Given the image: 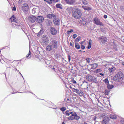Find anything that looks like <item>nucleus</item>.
<instances>
[{
    "label": "nucleus",
    "instance_id": "f257e3e1",
    "mask_svg": "<svg viewBox=\"0 0 124 124\" xmlns=\"http://www.w3.org/2000/svg\"><path fill=\"white\" fill-rule=\"evenodd\" d=\"M72 16L75 18L79 19L81 16V11L78 8H76L74 9L72 12Z\"/></svg>",
    "mask_w": 124,
    "mask_h": 124
},
{
    "label": "nucleus",
    "instance_id": "f03ea898",
    "mask_svg": "<svg viewBox=\"0 0 124 124\" xmlns=\"http://www.w3.org/2000/svg\"><path fill=\"white\" fill-rule=\"evenodd\" d=\"M124 77L122 73L121 72H118L113 78L114 81L119 82L123 80Z\"/></svg>",
    "mask_w": 124,
    "mask_h": 124
},
{
    "label": "nucleus",
    "instance_id": "7ed1b4c3",
    "mask_svg": "<svg viewBox=\"0 0 124 124\" xmlns=\"http://www.w3.org/2000/svg\"><path fill=\"white\" fill-rule=\"evenodd\" d=\"M80 118V117L78 116L76 113H75L71 116L68 117V119L70 120H73L74 119L78 120Z\"/></svg>",
    "mask_w": 124,
    "mask_h": 124
},
{
    "label": "nucleus",
    "instance_id": "20e7f679",
    "mask_svg": "<svg viewBox=\"0 0 124 124\" xmlns=\"http://www.w3.org/2000/svg\"><path fill=\"white\" fill-rule=\"evenodd\" d=\"M42 39L43 43L48 44L49 43V38L46 35L43 36Z\"/></svg>",
    "mask_w": 124,
    "mask_h": 124
},
{
    "label": "nucleus",
    "instance_id": "39448f33",
    "mask_svg": "<svg viewBox=\"0 0 124 124\" xmlns=\"http://www.w3.org/2000/svg\"><path fill=\"white\" fill-rule=\"evenodd\" d=\"M94 23L97 25L103 26L102 23L97 18H95L93 19Z\"/></svg>",
    "mask_w": 124,
    "mask_h": 124
},
{
    "label": "nucleus",
    "instance_id": "423d86ee",
    "mask_svg": "<svg viewBox=\"0 0 124 124\" xmlns=\"http://www.w3.org/2000/svg\"><path fill=\"white\" fill-rule=\"evenodd\" d=\"M44 20V18L43 16H39L36 18V22L38 23H41Z\"/></svg>",
    "mask_w": 124,
    "mask_h": 124
},
{
    "label": "nucleus",
    "instance_id": "0eeeda50",
    "mask_svg": "<svg viewBox=\"0 0 124 124\" xmlns=\"http://www.w3.org/2000/svg\"><path fill=\"white\" fill-rule=\"evenodd\" d=\"M53 22L54 24L56 25H59L60 24V20L58 18L56 17V16L55 18L53 19Z\"/></svg>",
    "mask_w": 124,
    "mask_h": 124
},
{
    "label": "nucleus",
    "instance_id": "6e6552de",
    "mask_svg": "<svg viewBox=\"0 0 124 124\" xmlns=\"http://www.w3.org/2000/svg\"><path fill=\"white\" fill-rule=\"evenodd\" d=\"M29 20L31 22L33 23L36 21V18L35 16H31L29 17Z\"/></svg>",
    "mask_w": 124,
    "mask_h": 124
},
{
    "label": "nucleus",
    "instance_id": "1a4fd4ad",
    "mask_svg": "<svg viewBox=\"0 0 124 124\" xmlns=\"http://www.w3.org/2000/svg\"><path fill=\"white\" fill-rule=\"evenodd\" d=\"M86 79L89 81L95 80V78L93 76L91 75H88L86 77Z\"/></svg>",
    "mask_w": 124,
    "mask_h": 124
},
{
    "label": "nucleus",
    "instance_id": "9d476101",
    "mask_svg": "<svg viewBox=\"0 0 124 124\" xmlns=\"http://www.w3.org/2000/svg\"><path fill=\"white\" fill-rule=\"evenodd\" d=\"M99 39L101 40L102 43H105L107 41V39L103 37H101L99 38Z\"/></svg>",
    "mask_w": 124,
    "mask_h": 124
},
{
    "label": "nucleus",
    "instance_id": "9b49d317",
    "mask_svg": "<svg viewBox=\"0 0 124 124\" xmlns=\"http://www.w3.org/2000/svg\"><path fill=\"white\" fill-rule=\"evenodd\" d=\"M50 31L51 33L53 35H55L57 33V32L56 30L53 27L51 28Z\"/></svg>",
    "mask_w": 124,
    "mask_h": 124
},
{
    "label": "nucleus",
    "instance_id": "f8f14e48",
    "mask_svg": "<svg viewBox=\"0 0 124 124\" xmlns=\"http://www.w3.org/2000/svg\"><path fill=\"white\" fill-rule=\"evenodd\" d=\"M29 7L26 3H25L23 4L22 9L24 11H26L28 10Z\"/></svg>",
    "mask_w": 124,
    "mask_h": 124
},
{
    "label": "nucleus",
    "instance_id": "ddd939ff",
    "mask_svg": "<svg viewBox=\"0 0 124 124\" xmlns=\"http://www.w3.org/2000/svg\"><path fill=\"white\" fill-rule=\"evenodd\" d=\"M51 44L54 48H56L57 47V42L55 40H54L52 42Z\"/></svg>",
    "mask_w": 124,
    "mask_h": 124
},
{
    "label": "nucleus",
    "instance_id": "4468645a",
    "mask_svg": "<svg viewBox=\"0 0 124 124\" xmlns=\"http://www.w3.org/2000/svg\"><path fill=\"white\" fill-rule=\"evenodd\" d=\"M10 20L11 21L15 22V25H17V22L16 21V19L14 16H12V17L10 18Z\"/></svg>",
    "mask_w": 124,
    "mask_h": 124
},
{
    "label": "nucleus",
    "instance_id": "2eb2a0df",
    "mask_svg": "<svg viewBox=\"0 0 124 124\" xmlns=\"http://www.w3.org/2000/svg\"><path fill=\"white\" fill-rule=\"evenodd\" d=\"M66 3L69 4H72L75 2V0H65Z\"/></svg>",
    "mask_w": 124,
    "mask_h": 124
},
{
    "label": "nucleus",
    "instance_id": "dca6fc26",
    "mask_svg": "<svg viewBox=\"0 0 124 124\" xmlns=\"http://www.w3.org/2000/svg\"><path fill=\"white\" fill-rule=\"evenodd\" d=\"M109 119L108 117H105L103 121V124H106L108 122Z\"/></svg>",
    "mask_w": 124,
    "mask_h": 124
},
{
    "label": "nucleus",
    "instance_id": "f3484780",
    "mask_svg": "<svg viewBox=\"0 0 124 124\" xmlns=\"http://www.w3.org/2000/svg\"><path fill=\"white\" fill-rule=\"evenodd\" d=\"M46 17L47 18L49 19H53L56 17V16L53 14H49L47 15Z\"/></svg>",
    "mask_w": 124,
    "mask_h": 124
},
{
    "label": "nucleus",
    "instance_id": "a211bd4d",
    "mask_svg": "<svg viewBox=\"0 0 124 124\" xmlns=\"http://www.w3.org/2000/svg\"><path fill=\"white\" fill-rule=\"evenodd\" d=\"M92 68V69H96L98 66V64L97 63H94L91 65Z\"/></svg>",
    "mask_w": 124,
    "mask_h": 124
},
{
    "label": "nucleus",
    "instance_id": "6ab92c4d",
    "mask_svg": "<svg viewBox=\"0 0 124 124\" xmlns=\"http://www.w3.org/2000/svg\"><path fill=\"white\" fill-rule=\"evenodd\" d=\"M110 117L111 119H116L117 118V116L114 114H112L110 115Z\"/></svg>",
    "mask_w": 124,
    "mask_h": 124
},
{
    "label": "nucleus",
    "instance_id": "aec40b11",
    "mask_svg": "<svg viewBox=\"0 0 124 124\" xmlns=\"http://www.w3.org/2000/svg\"><path fill=\"white\" fill-rule=\"evenodd\" d=\"M82 7L85 10L88 11L91 9V8L90 7L87 6H82Z\"/></svg>",
    "mask_w": 124,
    "mask_h": 124
},
{
    "label": "nucleus",
    "instance_id": "412c9836",
    "mask_svg": "<svg viewBox=\"0 0 124 124\" xmlns=\"http://www.w3.org/2000/svg\"><path fill=\"white\" fill-rule=\"evenodd\" d=\"M75 48L78 49H79L80 48V47L79 44L75 42Z\"/></svg>",
    "mask_w": 124,
    "mask_h": 124
},
{
    "label": "nucleus",
    "instance_id": "4be33fe9",
    "mask_svg": "<svg viewBox=\"0 0 124 124\" xmlns=\"http://www.w3.org/2000/svg\"><path fill=\"white\" fill-rule=\"evenodd\" d=\"M116 69L115 67L112 66L111 68H109L108 70L110 72H112L114 71Z\"/></svg>",
    "mask_w": 124,
    "mask_h": 124
},
{
    "label": "nucleus",
    "instance_id": "5701e85b",
    "mask_svg": "<svg viewBox=\"0 0 124 124\" xmlns=\"http://www.w3.org/2000/svg\"><path fill=\"white\" fill-rule=\"evenodd\" d=\"M92 42V40L91 39H90L89 41L88 45L87 47V48L90 49L91 47V44Z\"/></svg>",
    "mask_w": 124,
    "mask_h": 124
},
{
    "label": "nucleus",
    "instance_id": "b1692460",
    "mask_svg": "<svg viewBox=\"0 0 124 124\" xmlns=\"http://www.w3.org/2000/svg\"><path fill=\"white\" fill-rule=\"evenodd\" d=\"M52 46L51 45H49L48 46L46 47V50L47 51H50L52 49Z\"/></svg>",
    "mask_w": 124,
    "mask_h": 124
},
{
    "label": "nucleus",
    "instance_id": "393cba45",
    "mask_svg": "<svg viewBox=\"0 0 124 124\" xmlns=\"http://www.w3.org/2000/svg\"><path fill=\"white\" fill-rule=\"evenodd\" d=\"M76 93L80 95H83L84 93H83L81 91H80L78 89Z\"/></svg>",
    "mask_w": 124,
    "mask_h": 124
},
{
    "label": "nucleus",
    "instance_id": "a878e982",
    "mask_svg": "<svg viewBox=\"0 0 124 124\" xmlns=\"http://www.w3.org/2000/svg\"><path fill=\"white\" fill-rule=\"evenodd\" d=\"M82 3L85 5H86L88 4V2L86 0H82Z\"/></svg>",
    "mask_w": 124,
    "mask_h": 124
},
{
    "label": "nucleus",
    "instance_id": "bb28decb",
    "mask_svg": "<svg viewBox=\"0 0 124 124\" xmlns=\"http://www.w3.org/2000/svg\"><path fill=\"white\" fill-rule=\"evenodd\" d=\"M56 7L60 8H62V6L60 4H57L56 5Z\"/></svg>",
    "mask_w": 124,
    "mask_h": 124
},
{
    "label": "nucleus",
    "instance_id": "cd10ccee",
    "mask_svg": "<svg viewBox=\"0 0 124 124\" xmlns=\"http://www.w3.org/2000/svg\"><path fill=\"white\" fill-rule=\"evenodd\" d=\"M114 87V86L113 85H111L108 84L107 85V88L108 89H111Z\"/></svg>",
    "mask_w": 124,
    "mask_h": 124
},
{
    "label": "nucleus",
    "instance_id": "c85d7f7f",
    "mask_svg": "<svg viewBox=\"0 0 124 124\" xmlns=\"http://www.w3.org/2000/svg\"><path fill=\"white\" fill-rule=\"evenodd\" d=\"M54 0H45V1H46L49 4H51L54 2Z\"/></svg>",
    "mask_w": 124,
    "mask_h": 124
},
{
    "label": "nucleus",
    "instance_id": "c756f323",
    "mask_svg": "<svg viewBox=\"0 0 124 124\" xmlns=\"http://www.w3.org/2000/svg\"><path fill=\"white\" fill-rule=\"evenodd\" d=\"M31 52H30V51H29L28 54V55H26V57L27 59H29L31 58Z\"/></svg>",
    "mask_w": 124,
    "mask_h": 124
},
{
    "label": "nucleus",
    "instance_id": "7c9ffc66",
    "mask_svg": "<svg viewBox=\"0 0 124 124\" xmlns=\"http://www.w3.org/2000/svg\"><path fill=\"white\" fill-rule=\"evenodd\" d=\"M43 32V30L42 29H41L40 31L39 32L38 34V36H40L42 34Z\"/></svg>",
    "mask_w": 124,
    "mask_h": 124
},
{
    "label": "nucleus",
    "instance_id": "2f4dec72",
    "mask_svg": "<svg viewBox=\"0 0 124 124\" xmlns=\"http://www.w3.org/2000/svg\"><path fill=\"white\" fill-rule=\"evenodd\" d=\"M37 10L36 8H33L32 10V13L33 14H35Z\"/></svg>",
    "mask_w": 124,
    "mask_h": 124
},
{
    "label": "nucleus",
    "instance_id": "473e14b6",
    "mask_svg": "<svg viewBox=\"0 0 124 124\" xmlns=\"http://www.w3.org/2000/svg\"><path fill=\"white\" fill-rule=\"evenodd\" d=\"M80 39V38L79 37H78V38L76 39V40L75 41V42H76L77 43V42H78L79 41Z\"/></svg>",
    "mask_w": 124,
    "mask_h": 124
},
{
    "label": "nucleus",
    "instance_id": "72a5a7b5",
    "mask_svg": "<svg viewBox=\"0 0 124 124\" xmlns=\"http://www.w3.org/2000/svg\"><path fill=\"white\" fill-rule=\"evenodd\" d=\"M66 115L69 116L70 115V114L69 113V110H67L65 112Z\"/></svg>",
    "mask_w": 124,
    "mask_h": 124
},
{
    "label": "nucleus",
    "instance_id": "f704fd0d",
    "mask_svg": "<svg viewBox=\"0 0 124 124\" xmlns=\"http://www.w3.org/2000/svg\"><path fill=\"white\" fill-rule=\"evenodd\" d=\"M66 108L63 107L60 108V110L62 111H64L66 110Z\"/></svg>",
    "mask_w": 124,
    "mask_h": 124
},
{
    "label": "nucleus",
    "instance_id": "c9c22d12",
    "mask_svg": "<svg viewBox=\"0 0 124 124\" xmlns=\"http://www.w3.org/2000/svg\"><path fill=\"white\" fill-rule=\"evenodd\" d=\"M104 81H105V83H106L107 85H108V84L109 81L107 78L106 79H105Z\"/></svg>",
    "mask_w": 124,
    "mask_h": 124
},
{
    "label": "nucleus",
    "instance_id": "e433bc0d",
    "mask_svg": "<svg viewBox=\"0 0 124 124\" xmlns=\"http://www.w3.org/2000/svg\"><path fill=\"white\" fill-rule=\"evenodd\" d=\"M72 90L73 92L76 93L78 89L74 88H72Z\"/></svg>",
    "mask_w": 124,
    "mask_h": 124
},
{
    "label": "nucleus",
    "instance_id": "4c0bfd02",
    "mask_svg": "<svg viewBox=\"0 0 124 124\" xmlns=\"http://www.w3.org/2000/svg\"><path fill=\"white\" fill-rule=\"evenodd\" d=\"M73 32V30L72 29H71L70 31H68L67 32L68 34H69L70 33Z\"/></svg>",
    "mask_w": 124,
    "mask_h": 124
},
{
    "label": "nucleus",
    "instance_id": "58836bf2",
    "mask_svg": "<svg viewBox=\"0 0 124 124\" xmlns=\"http://www.w3.org/2000/svg\"><path fill=\"white\" fill-rule=\"evenodd\" d=\"M77 35L76 34H74L73 35L72 37L73 38L75 39L77 37Z\"/></svg>",
    "mask_w": 124,
    "mask_h": 124
},
{
    "label": "nucleus",
    "instance_id": "ea45409f",
    "mask_svg": "<svg viewBox=\"0 0 124 124\" xmlns=\"http://www.w3.org/2000/svg\"><path fill=\"white\" fill-rule=\"evenodd\" d=\"M120 123L122 124H124V119L122 120L121 121H120Z\"/></svg>",
    "mask_w": 124,
    "mask_h": 124
},
{
    "label": "nucleus",
    "instance_id": "a19ab883",
    "mask_svg": "<svg viewBox=\"0 0 124 124\" xmlns=\"http://www.w3.org/2000/svg\"><path fill=\"white\" fill-rule=\"evenodd\" d=\"M68 61L70 62V55H69L68 56Z\"/></svg>",
    "mask_w": 124,
    "mask_h": 124
},
{
    "label": "nucleus",
    "instance_id": "79ce46f5",
    "mask_svg": "<svg viewBox=\"0 0 124 124\" xmlns=\"http://www.w3.org/2000/svg\"><path fill=\"white\" fill-rule=\"evenodd\" d=\"M105 93L106 94V95H108V92L107 90H105Z\"/></svg>",
    "mask_w": 124,
    "mask_h": 124
},
{
    "label": "nucleus",
    "instance_id": "37998d69",
    "mask_svg": "<svg viewBox=\"0 0 124 124\" xmlns=\"http://www.w3.org/2000/svg\"><path fill=\"white\" fill-rule=\"evenodd\" d=\"M86 60L88 63L90 62V59L89 58H87L86 59Z\"/></svg>",
    "mask_w": 124,
    "mask_h": 124
},
{
    "label": "nucleus",
    "instance_id": "c03bdc74",
    "mask_svg": "<svg viewBox=\"0 0 124 124\" xmlns=\"http://www.w3.org/2000/svg\"><path fill=\"white\" fill-rule=\"evenodd\" d=\"M85 47L83 45H81V48L83 49H85Z\"/></svg>",
    "mask_w": 124,
    "mask_h": 124
},
{
    "label": "nucleus",
    "instance_id": "a18cd8bd",
    "mask_svg": "<svg viewBox=\"0 0 124 124\" xmlns=\"http://www.w3.org/2000/svg\"><path fill=\"white\" fill-rule=\"evenodd\" d=\"M70 46H74V45L73 43L70 42Z\"/></svg>",
    "mask_w": 124,
    "mask_h": 124
},
{
    "label": "nucleus",
    "instance_id": "49530a36",
    "mask_svg": "<svg viewBox=\"0 0 124 124\" xmlns=\"http://www.w3.org/2000/svg\"><path fill=\"white\" fill-rule=\"evenodd\" d=\"M12 10H13L15 11L16 10V7H13V8L12 9Z\"/></svg>",
    "mask_w": 124,
    "mask_h": 124
},
{
    "label": "nucleus",
    "instance_id": "de8ad7c7",
    "mask_svg": "<svg viewBox=\"0 0 124 124\" xmlns=\"http://www.w3.org/2000/svg\"><path fill=\"white\" fill-rule=\"evenodd\" d=\"M96 71L97 72H100L101 71V69H97L96 70Z\"/></svg>",
    "mask_w": 124,
    "mask_h": 124
},
{
    "label": "nucleus",
    "instance_id": "09e8293b",
    "mask_svg": "<svg viewBox=\"0 0 124 124\" xmlns=\"http://www.w3.org/2000/svg\"><path fill=\"white\" fill-rule=\"evenodd\" d=\"M105 18H107V16L106 15H104L103 16Z\"/></svg>",
    "mask_w": 124,
    "mask_h": 124
},
{
    "label": "nucleus",
    "instance_id": "8fccbe9b",
    "mask_svg": "<svg viewBox=\"0 0 124 124\" xmlns=\"http://www.w3.org/2000/svg\"><path fill=\"white\" fill-rule=\"evenodd\" d=\"M72 82H73V83H74V84H75L76 83V81L74 80H72Z\"/></svg>",
    "mask_w": 124,
    "mask_h": 124
},
{
    "label": "nucleus",
    "instance_id": "3c124183",
    "mask_svg": "<svg viewBox=\"0 0 124 124\" xmlns=\"http://www.w3.org/2000/svg\"><path fill=\"white\" fill-rule=\"evenodd\" d=\"M60 0H54V2H56Z\"/></svg>",
    "mask_w": 124,
    "mask_h": 124
},
{
    "label": "nucleus",
    "instance_id": "603ef678",
    "mask_svg": "<svg viewBox=\"0 0 124 124\" xmlns=\"http://www.w3.org/2000/svg\"><path fill=\"white\" fill-rule=\"evenodd\" d=\"M69 113L70 114H73V113L72 112H70V111L69 110Z\"/></svg>",
    "mask_w": 124,
    "mask_h": 124
},
{
    "label": "nucleus",
    "instance_id": "864d4df0",
    "mask_svg": "<svg viewBox=\"0 0 124 124\" xmlns=\"http://www.w3.org/2000/svg\"><path fill=\"white\" fill-rule=\"evenodd\" d=\"M100 74L101 75V76H104V74H102V73H100Z\"/></svg>",
    "mask_w": 124,
    "mask_h": 124
},
{
    "label": "nucleus",
    "instance_id": "5fc2aeb1",
    "mask_svg": "<svg viewBox=\"0 0 124 124\" xmlns=\"http://www.w3.org/2000/svg\"><path fill=\"white\" fill-rule=\"evenodd\" d=\"M84 43V41H82L80 43V44L81 45L82 44Z\"/></svg>",
    "mask_w": 124,
    "mask_h": 124
},
{
    "label": "nucleus",
    "instance_id": "6e6d98bb",
    "mask_svg": "<svg viewBox=\"0 0 124 124\" xmlns=\"http://www.w3.org/2000/svg\"><path fill=\"white\" fill-rule=\"evenodd\" d=\"M78 51L79 52H81L82 51L81 50H80Z\"/></svg>",
    "mask_w": 124,
    "mask_h": 124
},
{
    "label": "nucleus",
    "instance_id": "4d7b16f0",
    "mask_svg": "<svg viewBox=\"0 0 124 124\" xmlns=\"http://www.w3.org/2000/svg\"><path fill=\"white\" fill-rule=\"evenodd\" d=\"M122 64L124 66V62H123Z\"/></svg>",
    "mask_w": 124,
    "mask_h": 124
},
{
    "label": "nucleus",
    "instance_id": "13d9d810",
    "mask_svg": "<svg viewBox=\"0 0 124 124\" xmlns=\"http://www.w3.org/2000/svg\"><path fill=\"white\" fill-rule=\"evenodd\" d=\"M83 124H87V123L86 122H85Z\"/></svg>",
    "mask_w": 124,
    "mask_h": 124
},
{
    "label": "nucleus",
    "instance_id": "bf43d9fd",
    "mask_svg": "<svg viewBox=\"0 0 124 124\" xmlns=\"http://www.w3.org/2000/svg\"><path fill=\"white\" fill-rule=\"evenodd\" d=\"M62 124H65L64 122H63L62 123Z\"/></svg>",
    "mask_w": 124,
    "mask_h": 124
},
{
    "label": "nucleus",
    "instance_id": "052dcab7",
    "mask_svg": "<svg viewBox=\"0 0 124 124\" xmlns=\"http://www.w3.org/2000/svg\"><path fill=\"white\" fill-rule=\"evenodd\" d=\"M19 73H20V74L21 75H22V74H21V73H20V72H19Z\"/></svg>",
    "mask_w": 124,
    "mask_h": 124
},
{
    "label": "nucleus",
    "instance_id": "680f3d73",
    "mask_svg": "<svg viewBox=\"0 0 124 124\" xmlns=\"http://www.w3.org/2000/svg\"><path fill=\"white\" fill-rule=\"evenodd\" d=\"M53 69H54V68H53Z\"/></svg>",
    "mask_w": 124,
    "mask_h": 124
},
{
    "label": "nucleus",
    "instance_id": "e2e57ef3",
    "mask_svg": "<svg viewBox=\"0 0 124 124\" xmlns=\"http://www.w3.org/2000/svg\"><path fill=\"white\" fill-rule=\"evenodd\" d=\"M83 52H85V51H83Z\"/></svg>",
    "mask_w": 124,
    "mask_h": 124
},
{
    "label": "nucleus",
    "instance_id": "0e129e2a",
    "mask_svg": "<svg viewBox=\"0 0 124 124\" xmlns=\"http://www.w3.org/2000/svg\"><path fill=\"white\" fill-rule=\"evenodd\" d=\"M67 100H69V99H67Z\"/></svg>",
    "mask_w": 124,
    "mask_h": 124
},
{
    "label": "nucleus",
    "instance_id": "69168bd1",
    "mask_svg": "<svg viewBox=\"0 0 124 124\" xmlns=\"http://www.w3.org/2000/svg\"><path fill=\"white\" fill-rule=\"evenodd\" d=\"M22 76L23 78V76H22Z\"/></svg>",
    "mask_w": 124,
    "mask_h": 124
},
{
    "label": "nucleus",
    "instance_id": "338daca9",
    "mask_svg": "<svg viewBox=\"0 0 124 124\" xmlns=\"http://www.w3.org/2000/svg\"><path fill=\"white\" fill-rule=\"evenodd\" d=\"M17 70V71H18V70Z\"/></svg>",
    "mask_w": 124,
    "mask_h": 124
},
{
    "label": "nucleus",
    "instance_id": "774afa93",
    "mask_svg": "<svg viewBox=\"0 0 124 124\" xmlns=\"http://www.w3.org/2000/svg\"><path fill=\"white\" fill-rule=\"evenodd\" d=\"M44 1H45V0H44Z\"/></svg>",
    "mask_w": 124,
    "mask_h": 124
}]
</instances>
